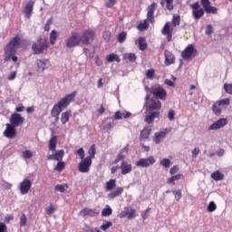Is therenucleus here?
I'll return each mask as SVG.
<instances>
[{
	"label": "nucleus",
	"mask_w": 232,
	"mask_h": 232,
	"mask_svg": "<svg viewBox=\"0 0 232 232\" xmlns=\"http://www.w3.org/2000/svg\"><path fill=\"white\" fill-rule=\"evenodd\" d=\"M77 92H72L70 94L65 95L58 102H56L51 110V116L54 118L53 125L55 126L59 122V115L63 112V110L70 106V103L75 99Z\"/></svg>",
	"instance_id": "1"
},
{
	"label": "nucleus",
	"mask_w": 232,
	"mask_h": 232,
	"mask_svg": "<svg viewBox=\"0 0 232 232\" xmlns=\"http://www.w3.org/2000/svg\"><path fill=\"white\" fill-rule=\"evenodd\" d=\"M19 48H21V35L16 34L10 39L5 48V61H10V59H12L14 63H17L19 58L15 56V53H17Z\"/></svg>",
	"instance_id": "2"
},
{
	"label": "nucleus",
	"mask_w": 232,
	"mask_h": 232,
	"mask_svg": "<svg viewBox=\"0 0 232 232\" xmlns=\"http://www.w3.org/2000/svg\"><path fill=\"white\" fill-rule=\"evenodd\" d=\"M155 10H157V3L153 2L148 7L147 19L144 20L143 23H140L137 25V28L138 30H140V32H144V30H148V28H150L149 23H151V24L155 23Z\"/></svg>",
	"instance_id": "3"
},
{
	"label": "nucleus",
	"mask_w": 232,
	"mask_h": 232,
	"mask_svg": "<svg viewBox=\"0 0 232 232\" xmlns=\"http://www.w3.org/2000/svg\"><path fill=\"white\" fill-rule=\"evenodd\" d=\"M49 44L50 43L46 38L39 36L37 41L33 44L32 51L34 52V55H41L45 50H48Z\"/></svg>",
	"instance_id": "4"
},
{
	"label": "nucleus",
	"mask_w": 232,
	"mask_h": 232,
	"mask_svg": "<svg viewBox=\"0 0 232 232\" xmlns=\"http://www.w3.org/2000/svg\"><path fill=\"white\" fill-rule=\"evenodd\" d=\"M81 44V35L77 32H72L71 36L65 40L66 48H75Z\"/></svg>",
	"instance_id": "5"
},
{
	"label": "nucleus",
	"mask_w": 232,
	"mask_h": 232,
	"mask_svg": "<svg viewBox=\"0 0 232 232\" xmlns=\"http://www.w3.org/2000/svg\"><path fill=\"white\" fill-rule=\"evenodd\" d=\"M150 92L153 95V99H159L160 101H166V97H168V92L166 89L162 88L161 86H154L150 89Z\"/></svg>",
	"instance_id": "6"
},
{
	"label": "nucleus",
	"mask_w": 232,
	"mask_h": 232,
	"mask_svg": "<svg viewBox=\"0 0 232 232\" xmlns=\"http://www.w3.org/2000/svg\"><path fill=\"white\" fill-rule=\"evenodd\" d=\"M190 8H192V15L196 21L204 17V14L206 13L204 7L200 6L198 2H195L194 4L190 5Z\"/></svg>",
	"instance_id": "7"
},
{
	"label": "nucleus",
	"mask_w": 232,
	"mask_h": 232,
	"mask_svg": "<svg viewBox=\"0 0 232 232\" xmlns=\"http://www.w3.org/2000/svg\"><path fill=\"white\" fill-rule=\"evenodd\" d=\"M95 37V33L92 30H85L82 33V35L80 36V42L82 43L85 46L92 44Z\"/></svg>",
	"instance_id": "8"
},
{
	"label": "nucleus",
	"mask_w": 232,
	"mask_h": 232,
	"mask_svg": "<svg viewBox=\"0 0 232 232\" xmlns=\"http://www.w3.org/2000/svg\"><path fill=\"white\" fill-rule=\"evenodd\" d=\"M155 162H157V160H155V157L149 156L148 158L140 159L135 163V166H137V168H150V166H153Z\"/></svg>",
	"instance_id": "9"
},
{
	"label": "nucleus",
	"mask_w": 232,
	"mask_h": 232,
	"mask_svg": "<svg viewBox=\"0 0 232 232\" xmlns=\"http://www.w3.org/2000/svg\"><path fill=\"white\" fill-rule=\"evenodd\" d=\"M162 103L157 98H151L146 106V111H160Z\"/></svg>",
	"instance_id": "10"
},
{
	"label": "nucleus",
	"mask_w": 232,
	"mask_h": 232,
	"mask_svg": "<svg viewBox=\"0 0 232 232\" xmlns=\"http://www.w3.org/2000/svg\"><path fill=\"white\" fill-rule=\"evenodd\" d=\"M197 55V49L193 44H188L183 52H181V57L188 61V59H191V57H195Z\"/></svg>",
	"instance_id": "11"
},
{
	"label": "nucleus",
	"mask_w": 232,
	"mask_h": 232,
	"mask_svg": "<svg viewBox=\"0 0 232 232\" xmlns=\"http://www.w3.org/2000/svg\"><path fill=\"white\" fill-rule=\"evenodd\" d=\"M90 168H92V160L90 158L82 160L78 164V170L80 173H89Z\"/></svg>",
	"instance_id": "12"
},
{
	"label": "nucleus",
	"mask_w": 232,
	"mask_h": 232,
	"mask_svg": "<svg viewBox=\"0 0 232 232\" xmlns=\"http://www.w3.org/2000/svg\"><path fill=\"white\" fill-rule=\"evenodd\" d=\"M159 117H160V111H147L144 121L147 124H153V122H155V119H159Z\"/></svg>",
	"instance_id": "13"
},
{
	"label": "nucleus",
	"mask_w": 232,
	"mask_h": 232,
	"mask_svg": "<svg viewBox=\"0 0 232 232\" xmlns=\"http://www.w3.org/2000/svg\"><path fill=\"white\" fill-rule=\"evenodd\" d=\"M21 195H28L30 189H32V180L24 179L19 186Z\"/></svg>",
	"instance_id": "14"
},
{
	"label": "nucleus",
	"mask_w": 232,
	"mask_h": 232,
	"mask_svg": "<svg viewBox=\"0 0 232 232\" xmlns=\"http://www.w3.org/2000/svg\"><path fill=\"white\" fill-rule=\"evenodd\" d=\"M10 122L12 126L17 127L21 126L24 122V118L21 114L14 112L11 115Z\"/></svg>",
	"instance_id": "15"
},
{
	"label": "nucleus",
	"mask_w": 232,
	"mask_h": 232,
	"mask_svg": "<svg viewBox=\"0 0 232 232\" xmlns=\"http://www.w3.org/2000/svg\"><path fill=\"white\" fill-rule=\"evenodd\" d=\"M36 66L38 68V72H44V70H48L52 63H50V60L48 59H37Z\"/></svg>",
	"instance_id": "16"
},
{
	"label": "nucleus",
	"mask_w": 232,
	"mask_h": 232,
	"mask_svg": "<svg viewBox=\"0 0 232 232\" xmlns=\"http://www.w3.org/2000/svg\"><path fill=\"white\" fill-rule=\"evenodd\" d=\"M227 124V119L220 118L219 120H218L208 127V131L220 130V128H224V126H226Z\"/></svg>",
	"instance_id": "17"
},
{
	"label": "nucleus",
	"mask_w": 232,
	"mask_h": 232,
	"mask_svg": "<svg viewBox=\"0 0 232 232\" xmlns=\"http://www.w3.org/2000/svg\"><path fill=\"white\" fill-rule=\"evenodd\" d=\"M4 135L7 139H14L15 135H17V130H15V126L10 123H7L6 130L4 131Z\"/></svg>",
	"instance_id": "18"
},
{
	"label": "nucleus",
	"mask_w": 232,
	"mask_h": 232,
	"mask_svg": "<svg viewBox=\"0 0 232 232\" xmlns=\"http://www.w3.org/2000/svg\"><path fill=\"white\" fill-rule=\"evenodd\" d=\"M150 135H151V126H145L140 134V142H146V140H150Z\"/></svg>",
	"instance_id": "19"
},
{
	"label": "nucleus",
	"mask_w": 232,
	"mask_h": 232,
	"mask_svg": "<svg viewBox=\"0 0 232 232\" xmlns=\"http://www.w3.org/2000/svg\"><path fill=\"white\" fill-rule=\"evenodd\" d=\"M162 35L166 36L167 41L169 43L173 38V30L169 26V22H167L161 30Z\"/></svg>",
	"instance_id": "20"
},
{
	"label": "nucleus",
	"mask_w": 232,
	"mask_h": 232,
	"mask_svg": "<svg viewBox=\"0 0 232 232\" xmlns=\"http://www.w3.org/2000/svg\"><path fill=\"white\" fill-rule=\"evenodd\" d=\"M164 56H165V66H171V64H175V54H173L171 51H168V49H166L164 51Z\"/></svg>",
	"instance_id": "21"
},
{
	"label": "nucleus",
	"mask_w": 232,
	"mask_h": 232,
	"mask_svg": "<svg viewBox=\"0 0 232 232\" xmlns=\"http://www.w3.org/2000/svg\"><path fill=\"white\" fill-rule=\"evenodd\" d=\"M169 131H171V129H164V130L156 132L154 137V142L156 144H160V142H162V139H166V135H168Z\"/></svg>",
	"instance_id": "22"
},
{
	"label": "nucleus",
	"mask_w": 232,
	"mask_h": 232,
	"mask_svg": "<svg viewBox=\"0 0 232 232\" xmlns=\"http://www.w3.org/2000/svg\"><path fill=\"white\" fill-rule=\"evenodd\" d=\"M25 19H30L34 14V1L30 0L26 3L24 10Z\"/></svg>",
	"instance_id": "23"
},
{
	"label": "nucleus",
	"mask_w": 232,
	"mask_h": 232,
	"mask_svg": "<svg viewBox=\"0 0 232 232\" xmlns=\"http://www.w3.org/2000/svg\"><path fill=\"white\" fill-rule=\"evenodd\" d=\"M99 210L97 209H92V208H85L83 209H82L80 211V215L81 217H97V215H99Z\"/></svg>",
	"instance_id": "24"
},
{
	"label": "nucleus",
	"mask_w": 232,
	"mask_h": 232,
	"mask_svg": "<svg viewBox=\"0 0 232 232\" xmlns=\"http://www.w3.org/2000/svg\"><path fill=\"white\" fill-rule=\"evenodd\" d=\"M64 157V150H56V152L54 154H50L47 156V160H57L61 161L63 160Z\"/></svg>",
	"instance_id": "25"
},
{
	"label": "nucleus",
	"mask_w": 232,
	"mask_h": 232,
	"mask_svg": "<svg viewBox=\"0 0 232 232\" xmlns=\"http://www.w3.org/2000/svg\"><path fill=\"white\" fill-rule=\"evenodd\" d=\"M121 175H128V173H131V164L127 163L126 161H122L121 165Z\"/></svg>",
	"instance_id": "26"
},
{
	"label": "nucleus",
	"mask_w": 232,
	"mask_h": 232,
	"mask_svg": "<svg viewBox=\"0 0 232 232\" xmlns=\"http://www.w3.org/2000/svg\"><path fill=\"white\" fill-rule=\"evenodd\" d=\"M123 192H124V188L121 187H118L114 191L108 194V198H110L111 200L113 198H117V197H119L120 195H122Z\"/></svg>",
	"instance_id": "27"
},
{
	"label": "nucleus",
	"mask_w": 232,
	"mask_h": 232,
	"mask_svg": "<svg viewBox=\"0 0 232 232\" xmlns=\"http://www.w3.org/2000/svg\"><path fill=\"white\" fill-rule=\"evenodd\" d=\"M173 1L175 0H161L160 5L162 7H164L166 5L167 10H169V12H171V10L175 8V6H173Z\"/></svg>",
	"instance_id": "28"
},
{
	"label": "nucleus",
	"mask_w": 232,
	"mask_h": 232,
	"mask_svg": "<svg viewBox=\"0 0 232 232\" xmlns=\"http://www.w3.org/2000/svg\"><path fill=\"white\" fill-rule=\"evenodd\" d=\"M50 151H55L57 150V136H53L49 140Z\"/></svg>",
	"instance_id": "29"
},
{
	"label": "nucleus",
	"mask_w": 232,
	"mask_h": 232,
	"mask_svg": "<svg viewBox=\"0 0 232 232\" xmlns=\"http://www.w3.org/2000/svg\"><path fill=\"white\" fill-rule=\"evenodd\" d=\"M124 153H128V147H125L121 150V151L118 154L116 160H115V164H117V162H121V160H124V159H126V154Z\"/></svg>",
	"instance_id": "30"
},
{
	"label": "nucleus",
	"mask_w": 232,
	"mask_h": 232,
	"mask_svg": "<svg viewBox=\"0 0 232 232\" xmlns=\"http://www.w3.org/2000/svg\"><path fill=\"white\" fill-rule=\"evenodd\" d=\"M117 188V180L116 179H110L106 182L105 189L106 191H111V189H115Z\"/></svg>",
	"instance_id": "31"
},
{
	"label": "nucleus",
	"mask_w": 232,
	"mask_h": 232,
	"mask_svg": "<svg viewBox=\"0 0 232 232\" xmlns=\"http://www.w3.org/2000/svg\"><path fill=\"white\" fill-rule=\"evenodd\" d=\"M138 43H139V49H140L141 52H144V50H146V48H148V43H146V38L140 36V37L138 39Z\"/></svg>",
	"instance_id": "32"
},
{
	"label": "nucleus",
	"mask_w": 232,
	"mask_h": 232,
	"mask_svg": "<svg viewBox=\"0 0 232 232\" xmlns=\"http://www.w3.org/2000/svg\"><path fill=\"white\" fill-rule=\"evenodd\" d=\"M106 61L108 63H114V61H116V63H121V57H119L118 54L111 53L106 56Z\"/></svg>",
	"instance_id": "33"
},
{
	"label": "nucleus",
	"mask_w": 232,
	"mask_h": 232,
	"mask_svg": "<svg viewBox=\"0 0 232 232\" xmlns=\"http://www.w3.org/2000/svg\"><path fill=\"white\" fill-rule=\"evenodd\" d=\"M211 179L216 181L224 180V174L220 170H217L211 174Z\"/></svg>",
	"instance_id": "34"
},
{
	"label": "nucleus",
	"mask_w": 232,
	"mask_h": 232,
	"mask_svg": "<svg viewBox=\"0 0 232 232\" xmlns=\"http://www.w3.org/2000/svg\"><path fill=\"white\" fill-rule=\"evenodd\" d=\"M70 115H72V112L68 111L62 113V117H61L62 124H66V122L70 121Z\"/></svg>",
	"instance_id": "35"
},
{
	"label": "nucleus",
	"mask_w": 232,
	"mask_h": 232,
	"mask_svg": "<svg viewBox=\"0 0 232 232\" xmlns=\"http://www.w3.org/2000/svg\"><path fill=\"white\" fill-rule=\"evenodd\" d=\"M68 188H70V186H68V184H58L54 187V190L55 191H60V193H65V191L68 189Z\"/></svg>",
	"instance_id": "36"
},
{
	"label": "nucleus",
	"mask_w": 232,
	"mask_h": 232,
	"mask_svg": "<svg viewBox=\"0 0 232 232\" xmlns=\"http://www.w3.org/2000/svg\"><path fill=\"white\" fill-rule=\"evenodd\" d=\"M113 209L109 205H106V208H104L102 211V217H110L112 215Z\"/></svg>",
	"instance_id": "37"
},
{
	"label": "nucleus",
	"mask_w": 232,
	"mask_h": 232,
	"mask_svg": "<svg viewBox=\"0 0 232 232\" xmlns=\"http://www.w3.org/2000/svg\"><path fill=\"white\" fill-rule=\"evenodd\" d=\"M204 10L206 14H218V9L215 6H211V5H207V7H204Z\"/></svg>",
	"instance_id": "38"
},
{
	"label": "nucleus",
	"mask_w": 232,
	"mask_h": 232,
	"mask_svg": "<svg viewBox=\"0 0 232 232\" xmlns=\"http://www.w3.org/2000/svg\"><path fill=\"white\" fill-rule=\"evenodd\" d=\"M89 156H87L85 159H95V154L97 153L95 144L92 145L91 148L88 150Z\"/></svg>",
	"instance_id": "39"
},
{
	"label": "nucleus",
	"mask_w": 232,
	"mask_h": 232,
	"mask_svg": "<svg viewBox=\"0 0 232 232\" xmlns=\"http://www.w3.org/2000/svg\"><path fill=\"white\" fill-rule=\"evenodd\" d=\"M49 41L52 45L55 44L57 41V32L55 30L51 31Z\"/></svg>",
	"instance_id": "40"
},
{
	"label": "nucleus",
	"mask_w": 232,
	"mask_h": 232,
	"mask_svg": "<svg viewBox=\"0 0 232 232\" xmlns=\"http://www.w3.org/2000/svg\"><path fill=\"white\" fill-rule=\"evenodd\" d=\"M212 111L215 115L218 116L220 115V113H222V109H220V105L218 103V102L213 104Z\"/></svg>",
	"instance_id": "41"
},
{
	"label": "nucleus",
	"mask_w": 232,
	"mask_h": 232,
	"mask_svg": "<svg viewBox=\"0 0 232 232\" xmlns=\"http://www.w3.org/2000/svg\"><path fill=\"white\" fill-rule=\"evenodd\" d=\"M171 23L174 27L179 26L180 24V15L173 14Z\"/></svg>",
	"instance_id": "42"
},
{
	"label": "nucleus",
	"mask_w": 232,
	"mask_h": 232,
	"mask_svg": "<svg viewBox=\"0 0 232 232\" xmlns=\"http://www.w3.org/2000/svg\"><path fill=\"white\" fill-rule=\"evenodd\" d=\"M64 168H66V163H64L63 160L58 161L57 165L54 167V171L61 172L64 169Z\"/></svg>",
	"instance_id": "43"
},
{
	"label": "nucleus",
	"mask_w": 232,
	"mask_h": 232,
	"mask_svg": "<svg viewBox=\"0 0 232 232\" xmlns=\"http://www.w3.org/2000/svg\"><path fill=\"white\" fill-rule=\"evenodd\" d=\"M113 226V223H111V221H103V224L100 227V229H102V231H106L107 229H110V227H111Z\"/></svg>",
	"instance_id": "44"
},
{
	"label": "nucleus",
	"mask_w": 232,
	"mask_h": 232,
	"mask_svg": "<svg viewBox=\"0 0 232 232\" xmlns=\"http://www.w3.org/2000/svg\"><path fill=\"white\" fill-rule=\"evenodd\" d=\"M127 34L126 32L122 31L118 34V43H124L126 41V37H127Z\"/></svg>",
	"instance_id": "45"
},
{
	"label": "nucleus",
	"mask_w": 232,
	"mask_h": 232,
	"mask_svg": "<svg viewBox=\"0 0 232 232\" xmlns=\"http://www.w3.org/2000/svg\"><path fill=\"white\" fill-rule=\"evenodd\" d=\"M217 210V204H215V201H210L208 206V213H213V211Z\"/></svg>",
	"instance_id": "46"
},
{
	"label": "nucleus",
	"mask_w": 232,
	"mask_h": 232,
	"mask_svg": "<svg viewBox=\"0 0 232 232\" xmlns=\"http://www.w3.org/2000/svg\"><path fill=\"white\" fill-rule=\"evenodd\" d=\"M160 164L164 168H169L171 166V160L165 158L160 162Z\"/></svg>",
	"instance_id": "47"
},
{
	"label": "nucleus",
	"mask_w": 232,
	"mask_h": 232,
	"mask_svg": "<svg viewBox=\"0 0 232 232\" xmlns=\"http://www.w3.org/2000/svg\"><path fill=\"white\" fill-rule=\"evenodd\" d=\"M130 208L125 207L123 211H121L120 214V218H126V217L128 218V216L130 214Z\"/></svg>",
	"instance_id": "48"
},
{
	"label": "nucleus",
	"mask_w": 232,
	"mask_h": 232,
	"mask_svg": "<svg viewBox=\"0 0 232 232\" xmlns=\"http://www.w3.org/2000/svg\"><path fill=\"white\" fill-rule=\"evenodd\" d=\"M217 102L218 103L219 106H229L230 104L229 98L218 101Z\"/></svg>",
	"instance_id": "49"
},
{
	"label": "nucleus",
	"mask_w": 232,
	"mask_h": 232,
	"mask_svg": "<svg viewBox=\"0 0 232 232\" xmlns=\"http://www.w3.org/2000/svg\"><path fill=\"white\" fill-rule=\"evenodd\" d=\"M147 79H153L155 77V69H149L146 72Z\"/></svg>",
	"instance_id": "50"
},
{
	"label": "nucleus",
	"mask_w": 232,
	"mask_h": 232,
	"mask_svg": "<svg viewBox=\"0 0 232 232\" xmlns=\"http://www.w3.org/2000/svg\"><path fill=\"white\" fill-rule=\"evenodd\" d=\"M136 213H137V210H135L134 208H130V210H129V216H128L127 218L129 220H131V219L135 218Z\"/></svg>",
	"instance_id": "51"
},
{
	"label": "nucleus",
	"mask_w": 232,
	"mask_h": 232,
	"mask_svg": "<svg viewBox=\"0 0 232 232\" xmlns=\"http://www.w3.org/2000/svg\"><path fill=\"white\" fill-rule=\"evenodd\" d=\"M175 199L179 202L182 198V192L180 190H173L172 191Z\"/></svg>",
	"instance_id": "52"
},
{
	"label": "nucleus",
	"mask_w": 232,
	"mask_h": 232,
	"mask_svg": "<svg viewBox=\"0 0 232 232\" xmlns=\"http://www.w3.org/2000/svg\"><path fill=\"white\" fill-rule=\"evenodd\" d=\"M23 159H30L31 157H34V153H32L31 150H24L22 153Z\"/></svg>",
	"instance_id": "53"
},
{
	"label": "nucleus",
	"mask_w": 232,
	"mask_h": 232,
	"mask_svg": "<svg viewBox=\"0 0 232 232\" xmlns=\"http://www.w3.org/2000/svg\"><path fill=\"white\" fill-rule=\"evenodd\" d=\"M77 155L80 157L81 160H84L86 158L85 157V152H84V149L82 148H80L78 150H77Z\"/></svg>",
	"instance_id": "54"
},
{
	"label": "nucleus",
	"mask_w": 232,
	"mask_h": 232,
	"mask_svg": "<svg viewBox=\"0 0 232 232\" xmlns=\"http://www.w3.org/2000/svg\"><path fill=\"white\" fill-rule=\"evenodd\" d=\"M224 90H225L226 93L232 95V84L225 83Z\"/></svg>",
	"instance_id": "55"
},
{
	"label": "nucleus",
	"mask_w": 232,
	"mask_h": 232,
	"mask_svg": "<svg viewBox=\"0 0 232 232\" xmlns=\"http://www.w3.org/2000/svg\"><path fill=\"white\" fill-rule=\"evenodd\" d=\"M27 218L26 215L23 214L22 217L20 218V227H24L26 226Z\"/></svg>",
	"instance_id": "56"
},
{
	"label": "nucleus",
	"mask_w": 232,
	"mask_h": 232,
	"mask_svg": "<svg viewBox=\"0 0 232 232\" xmlns=\"http://www.w3.org/2000/svg\"><path fill=\"white\" fill-rule=\"evenodd\" d=\"M129 61H130V63H135L137 61V55H135V53H130L129 54H127Z\"/></svg>",
	"instance_id": "57"
},
{
	"label": "nucleus",
	"mask_w": 232,
	"mask_h": 232,
	"mask_svg": "<svg viewBox=\"0 0 232 232\" xmlns=\"http://www.w3.org/2000/svg\"><path fill=\"white\" fill-rule=\"evenodd\" d=\"M168 119H169V121H175V111L174 110L169 111Z\"/></svg>",
	"instance_id": "58"
},
{
	"label": "nucleus",
	"mask_w": 232,
	"mask_h": 232,
	"mask_svg": "<svg viewBox=\"0 0 232 232\" xmlns=\"http://www.w3.org/2000/svg\"><path fill=\"white\" fill-rule=\"evenodd\" d=\"M205 34L206 35H211V34H213V25L211 24L207 25Z\"/></svg>",
	"instance_id": "59"
},
{
	"label": "nucleus",
	"mask_w": 232,
	"mask_h": 232,
	"mask_svg": "<svg viewBox=\"0 0 232 232\" xmlns=\"http://www.w3.org/2000/svg\"><path fill=\"white\" fill-rule=\"evenodd\" d=\"M54 212H55V208H53V206L51 205L46 208L47 215H53Z\"/></svg>",
	"instance_id": "60"
},
{
	"label": "nucleus",
	"mask_w": 232,
	"mask_h": 232,
	"mask_svg": "<svg viewBox=\"0 0 232 232\" xmlns=\"http://www.w3.org/2000/svg\"><path fill=\"white\" fill-rule=\"evenodd\" d=\"M198 153H200V149L198 147H196L193 150H192V159H197Z\"/></svg>",
	"instance_id": "61"
},
{
	"label": "nucleus",
	"mask_w": 232,
	"mask_h": 232,
	"mask_svg": "<svg viewBox=\"0 0 232 232\" xmlns=\"http://www.w3.org/2000/svg\"><path fill=\"white\" fill-rule=\"evenodd\" d=\"M111 37V33L110 31H106L103 33L104 41H107V42L110 41Z\"/></svg>",
	"instance_id": "62"
},
{
	"label": "nucleus",
	"mask_w": 232,
	"mask_h": 232,
	"mask_svg": "<svg viewBox=\"0 0 232 232\" xmlns=\"http://www.w3.org/2000/svg\"><path fill=\"white\" fill-rule=\"evenodd\" d=\"M150 208H147L146 210L141 213V218H143V220H146V218H148V213H150Z\"/></svg>",
	"instance_id": "63"
},
{
	"label": "nucleus",
	"mask_w": 232,
	"mask_h": 232,
	"mask_svg": "<svg viewBox=\"0 0 232 232\" xmlns=\"http://www.w3.org/2000/svg\"><path fill=\"white\" fill-rule=\"evenodd\" d=\"M0 232H8L6 224H5L4 222H0Z\"/></svg>",
	"instance_id": "64"
}]
</instances>
